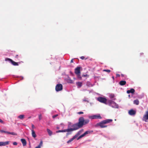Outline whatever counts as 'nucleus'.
<instances>
[{
	"label": "nucleus",
	"instance_id": "nucleus-8",
	"mask_svg": "<svg viewBox=\"0 0 148 148\" xmlns=\"http://www.w3.org/2000/svg\"><path fill=\"white\" fill-rule=\"evenodd\" d=\"M89 118L92 119H101L102 118L100 114L94 115L89 116Z\"/></svg>",
	"mask_w": 148,
	"mask_h": 148
},
{
	"label": "nucleus",
	"instance_id": "nucleus-12",
	"mask_svg": "<svg viewBox=\"0 0 148 148\" xmlns=\"http://www.w3.org/2000/svg\"><path fill=\"white\" fill-rule=\"evenodd\" d=\"M9 143V142L8 141L5 142H0V146H5L8 145Z\"/></svg>",
	"mask_w": 148,
	"mask_h": 148
},
{
	"label": "nucleus",
	"instance_id": "nucleus-30",
	"mask_svg": "<svg viewBox=\"0 0 148 148\" xmlns=\"http://www.w3.org/2000/svg\"><path fill=\"white\" fill-rule=\"evenodd\" d=\"M38 118H39V120H40L42 118V115L41 114H40V115H39Z\"/></svg>",
	"mask_w": 148,
	"mask_h": 148
},
{
	"label": "nucleus",
	"instance_id": "nucleus-9",
	"mask_svg": "<svg viewBox=\"0 0 148 148\" xmlns=\"http://www.w3.org/2000/svg\"><path fill=\"white\" fill-rule=\"evenodd\" d=\"M5 61H10L11 64L14 66H18V62H16L13 61L12 59L8 58H6L5 59Z\"/></svg>",
	"mask_w": 148,
	"mask_h": 148
},
{
	"label": "nucleus",
	"instance_id": "nucleus-21",
	"mask_svg": "<svg viewBox=\"0 0 148 148\" xmlns=\"http://www.w3.org/2000/svg\"><path fill=\"white\" fill-rule=\"evenodd\" d=\"M43 144L42 141H41L39 145L34 148H40Z\"/></svg>",
	"mask_w": 148,
	"mask_h": 148
},
{
	"label": "nucleus",
	"instance_id": "nucleus-49",
	"mask_svg": "<svg viewBox=\"0 0 148 148\" xmlns=\"http://www.w3.org/2000/svg\"><path fill=\"white\" fill-rule=\"evenodd\" d=\"M57 128L58 129L59 128V127H57Z\"/></svg>",
	"mask_w": 148,
	"mask_h": 148
},
{
	"label": "nucleus",
	"instance_id": "nucleus-4",
	"mask_svg": "<svg viewBox=\"0 0 148 148\" xmlns=\"http://www.w3.org/2000/svg\"><path fill=\"white\" fill-rule=\"evenodd\" d=\"M81 67L77 66L75 69V73L77 75L78 78L81 79L82 77L80 76V70Z\"/></svg>",
	"mask_w": 148,
	"mask_h": 148
},
{
	"label": "nucleus",
	"instance_id": "nucleus-39",
	"mask_svg": "<svg viewBox=\"0 0 148 148\" xmlns=\"http://www.w3.org/2000/svg\"><path fill=\"white\" fill-rule=\"evenodd\" d=\"M82 138V137H81V136H80L78 138H77V140H78L79 139L81 138Z\"/></svg>",
	"mask_w": 148,
	"mask_h": 148
},
{
	"label": "nucleus",
	"instance_id": "nucleus-45",
	"mask_svg": "<svg viewBox=\"0 0 148 148\" xmlns=\"http://www.w3.org/2000/svg\"><path fill=\"white\" fill-rule=\"evenodd\" d=\"M121 75L122 77H124V75L123 74H121Z\"/></svg>",
	"mask_w": 148,
	"mask_h": 148
},
{
	"label": "nucleus",
	"instance_id": "nucleus-2",
	"mask_svg": "<svg viewBox=\"0 0 148 148\" xmlns=\"http://www.w3.org/2000/svg\"><path fill=\"white\" fill-rule=\"evenodd\" d=\"M81 123L78 119V123H75L72 125L71 127L72 128L68 129L69 132L76 130L80 128H82V126Z\"/></svg>",
	"mask_w": 148,
	"mask_h": 148
},
{
	"label": "nucleus",
	"instance_id": "nucleus-38",
	"mask_svg": "<svg viewBox=\"0 0 148 148\" xmlns=\"http://www.w3.org/2000/svg\"><path fill=\"white\" fill-rule=\"evenodd\" d=\"M0 123H3L4 122L3 121H2L1 119H0Z\"/></svg>",
	"mask_w": 148,
	"mask_h": 148
},
{
	"label": "nucleus",
	"instance_id": "nucleus-13",
	"mask_svg": "<svg viewBox=\"0 0 148 148\" xmlns=\"http://www.w3.org/2000/svg\"><path fill=\"white\" fill-rule=\"evenodd\" d=\"M69 132V129H65L62 130H59L56 132V133H59L61 132Z\"/></svg>",
	"mask_w": 148,
	"mask_h": 148
},
{
	"label": "nucleus",
	"instance_id": "nucleus-24",
	"mask_svg": "<svg viewBox=\"0 0 148 148\" xmlns=\"http://www.w3.org/2000/svg\"><path fill=\"white\" fill-rule=\"evenodd\" d=\"M24 117V115L23 114L21 115L18 116V118L20 119H23Z\"/></svg>",
	"mask_w": 148,
	"mask_h": 148
},
{
	"label": "nucleus",
	"instance_id": "nucleus-48",
	"mask_svg": "<svg viewBox=\"0 0 148 148\" xmlns=\"http://www.w3.org/2000/svg\"><path fill=\"white\" fill-rule=\"evenodd\" d=\"M130 95H129V97H130Z\"/></svg>",
	"mask_w": 148,
	"mask_h": 148
},
{
	"label": "nucleus",
	"instance_id": "nucleus-42",
	"mask_svg": "<svg viewBox=\"0 0 148 148\" xmlns=\"http://www.w3.org/2000/svg\"><path fill=\"white\" fill-rule=\"evenodd\" d=\"M87 74L85 75H83L82 76L84 77H86V76H87Z\"/></svg>",
	"mask_w": 148,
	"mask_h": 148
},
{
	"label": "nucleus",
	"instance_id": "nucleus-14",
	"mask_svg": "<svg viewBox=\"0 0 148 148\" xmlns=\"http://www.w3.org/2000/svg\"><path fill=\"white\" fill-rule=\"evenodd\" d=\"M21 140L23 146H25L27 143L25 140L24 139H21Z\"/></svg>",
	"mask_w": 148,
	"mask_h": 148
},
{
	"label": "nucleus",
	"instance_id": "nucleus-5",
	"mask_svg": "<svg viewBox=\"0 0 148 148\" xmlns=\"http://www.w3.org/2000/svg\"><path fill=\"white\" fill-rule=\"evenodd\" d=\"M83 131V129H82L78 131V132L72 138L67 141V143H69L73 141L79 135H80L81 133Z\"/></svg>",
	"mask_w": 148,
	"mask_h": 148
},
{
	"label": "nucleus",
	"instance_id": "nucleus-34",
	"mask_svg": "<svg viewBox=\"0 0 148 148\" xmlns=\"http://www.w3.org/2000/svg\"><path fill=\"white\" fill-rule=\"evenodd\" d=\"M17 144V143L16 142H14L13 143V145H16Z\"/></svg>",
	"mask_w": 148,
	"mask_h": 148
},
{
	"label": "nucleus",
	"instance_id": "nucleus-1",
	"mask_svg": "<svg viewBox=\"0 0 148 148\" xmlns=\"http://www.w3.org/2000/svg\"><path fill=\"white\" fill-rule=\"evenodd\" d=\"M112 119H107L104 120H103L97 123L96 125V126H99L101 128H105L107 127V125H105L106 124L111 122L112 121Z\"/></svg>",
	"mask_w": 148,
	"mask_h": 148
},
{
	"label": "nucleus",
	"instance_id": "nucleus-43",
	"mask_svg": "<svg viewBox=\"0 0 148 148\" xmlns=\"http://www.w3.org/2000/svg\"><path fill=\"white\" fill-rule=\"evenodd\" d=\"M73 59H72L71 61V63H73Z\"/></svg>",
	"mask_w": 148,
	"mask_h": 148
},
{
	"label": "nucleus",
	"instance_id": "nucleus-41",
	"mask_svg": "<svg viewBox=\"0 0 148 148\" xmlns=\"http://www.w3.org/2000/svg\"><path fill=\"white\" fill-rule=\"evenodd\" d=\"M116 76L117 77H119L120 76V75L119 74H116Z\"/></svg>",
	"mask_w": 148,
	"mask_h": 148
},
{
	"label": "nucleus",
	"instance_id": "nucleus-7",
	"mask_svg": "<svg viewBox=\"0 0 148 148\" xmlns=\"http://www.w3.org/2000/svg\"><path fill=\"white\" fill-rule=\"evenodd\" d=\"M56 90V91H59L62 89V86L61 84H57L55 88Z\"/></svg>",
	"mask_w": 148,
	"mask_h": 148
},
{
	"label": "nucleus",
	"instance_id": "nucleus-31",
	"mask_svg": "<svg viewBox=\"0 0 148 148\" xmlns=\"http://www.w3.org/2000/svg\"><path fill=\"white\" fill-rule=\"evenodd\" d=\"M77 114H82L84 113V112H79L77 113Z\"/></svg>",
	"mask_w": 148,
	"mask_h": 148
},
{
	"label": "nucleus",
	"instance_id": "nucleus-46",
	"mask_svg": "<svg viewBox=\"0 0 148 148\" xmlns=\"http://www.w3.org/2000/svg\"><path fill=\"white\" fill-rule=\"evenodd\" d=\"M140 54L141 55H142L143 54V53H140Z\"/></svg>",
	"mask_w": 148,
	"mask_h": 148
},
{
	"label": "nucleus",
	"instance_id": "nucleus-15",
	"mask_svg": "<svg viewBox=\"0 0 148 148\" xmlns=\"http://www.w3.org/2000/svg\"><path fill=\"white\" fill-rule=\"evenodd\" d=\"M135 92V90L133 88H131L130 90H127V93L129 94L130 93H134Z\"/></svg>",
	"mask_w": 148,
	"mask_h": 148
},
{
	"label": "nucleus",
	"instance_id": "nucleus-35",
	"mask_svg": "<svg viewBox=\"0 0 148 148\" xmlns=\"http://www.w3.org/2000/svg\"><path fill=\"white\" fill-rule=\"evenodd\" d=\"M32 129L33 130L35 128L34 126V125L32 124Z\"/></svg>",
	"mask_w": 148,
	"mask_h": 148
},
{
	"label": "nucleus",
	"instance_id": "nucleus-22",
	"mask_svg": "<svg viewBox=\"0 0 148 148\" xmlns=\"http://www.w3.org/2000/svg\"><path fill=\"white\" fill-rule=\"evenodd\" d=\"M134 103L136 105H138L139 104V101L138 100L136 99L134 101Z\"/></svg>",
	"mask_w": 148,
	"mask_h": 148
},
{
	"label": "nucleus",
	"instance_id": "nucleus-44",
	"mask_svg": "<svg viewBox=\"0 0 148 148\" xmlns=\"http://www.w3.org/2000/svg\"><path fill=\"white\" fill-rule=\"evenodd\" d=\"M18 55H16L15 56V58H18Z\"/></svg>",
	"mask_w": 148,
	"mask_h": 148
},
{
	"label": "nucleus",
	"instance_id": "nucleus-6",
	"mask_svg": "<svg viewBox=\"0 0 148 148\" xmlns=\"http://www.w3.org/2000/svg\"><path fill=\"white\" fill-rule=\"evenodd\" d=\"M97 100L101 103L106 104L107 99L104 97H98Z\"/></svg>",
	"mask_w": 148,
	"mask_h": 148
},
{
	"label": "nucleus",
	"instance_id": "nucleus-10",
	"mask_svg": "<svg viewBox=\"0 0 148 148\" xmlns=\"http://www.w3.org/2000/svg\"><path fill=\"white\" fill-rule=\"evenodd\" d=\"M147 120H148V110L146 112L145 114L144 115L143 118V121L145 122H147Z\"/></svg>",
	"mask_w": 148,
	"mask_h": 148
},
{
	"label": "nucleus",
	"instance_id": "nucleus-16",
	"mask_svg": "<svg viewBox=\"0 0 148 148\" xmlns=\"http://www.w3.org/2000/svg\"><path fill=\"white\" fill-rule=\"evenodd\" d=\"M32 137L34 138H35L36 137L35 132L34 130L32 129Z\"/></svg>",
	"mask_w": 148,
	"mask_h": 148
},
{
	"label": "nucleus",
	"instance_id": "nucleus-20",
	"mask_svg": "<svg viewBox=\"0 0 148 148\" xmlns=\"http://www.w3.org/2000/svg\"><path fill=\"white\" fill-rule=\"evenodd\" d=\"M76 84L78 88H80L82 85V83L80 82H78L76 83Z\"/></svg>",
	"mask_w": 148,
	"mask_h": 148
},
{
	"label": "nucleus",
	"instance_id": "nucleus-37",
	"mask_svg": "<svg viewBox=\"0 0 148 148\" xmlns=\"http://www.w3.org/2000/svg\"><path fill=\"white\" fill-rule=\"evenodd\" d=\"M80 58L82 60H84V59L85 57L83 56H82L80 57Z\"/></svg>",
	"mask_w": 148,
	"mask_h": 148
},
{
	"label": "nucleus",
	"instance_id": "nucleus-17",
	"mask_svg": "<svg viewBox=\"0 0 148 148\" xmlns=\"http://www.w3.org/2000/svg\"><path fill=\"white\" fill-rule=\"evenodd\" d=\"M126 82L125 81H121L120 82L119 84L121 86H123L126 84Z\"/></svg>",
	"mask_w": 148,
	"mask_h": 148
},
{
	"label": "nucleus",
	"instance_id": "nucleus-29",
	"mask_svg": "<svg viewBox=\"0 0 148 148\" xmlns=\"http://www.w3.org/2000/svg\"><path fill=\"white\" fill-rule=\"evenodd\" d=\"M0 132H1V133H5L7 134H8V132L5 131L3 130H0Z\"/></svg>",
	"mask_w": 148,
	"mask_h": 148
},
{
	"label": "nucleus",
	"instance_id": "nucleus-18",
	"mask_svg": "<svg viewBox=\"0 0 148 148\" xmlns=\"http://www.w3.org/2000/svg\"><path fill=\"white\" fill-rule=\"evenodd\" d=\"M111 101V103L112 105H112H115V106H113L112 105L111 106L112 107L115 108H118V105H116V104L114 102H113L111 101Z\"/></svg>",
	"mask_w": 148,
	"mask_h": 148
},
{
	"label": "nucleus",
	"instance_id": "nucleus-28",
	"mask_svg": "<svg viewBox=\"0 0 148 148\" xmlns=\"http://www.w3.org/2000/svg\"><path fill=\"white\" fill-rule=\"evenodd\" d=\"M110 97L111 98H112L114 97V95L113 94H111L110 95Z\"/></svg>",
	"mask_w": 148,
	"mask_h": 148
},
{
	"label": "nucleus",
	"instance_id": "nucleus-19",
	"mask_svg": "<svg viewBox=\"0 0 148 148\" xmlns=\"http://www.w3.org/2000/svg\"><path fill=\"white\" fill-rule=\"evenodd\" d=\"M47 132L49 135L51 136L52 134V132L49 129H47Z\"/></svg>",
	"mask_w": 148,
	"mask_h": 148
},
{
	"label": "nucleus",
	"instance_id": "nucleus-36",
	"mask_svg": "<svg viewBox=\"0 0 148 148\" xmlns=\"http://www.w3.org/2000/svg\"><path fill=\"white\" fill-rule=\"evenodd\" d=\"M83 101H86V102H89V101L88 100H87V99H83Z\"/></svg>",
	"mask_w": 148,
	"mask_h": 148
},
{
	"label": "nucleus",
	"instance_id": "nucleus-3",
	"mask_svg": "<svg viewBox=\"0 0 148 148\" xmlns=\"http://www.w3.org/2000/svg\"><path fill=\"white\" fill-rule=\"evenodd\" d=\"M79 120L81 123V124L82 127L84 125L88 124L89 122V119H87L84 120L83 117H80Z\"/></svg>",
	"mask_w": 148,
	"mask_h": 148
},
{
	"label": "nucleus",
	"instance_id": "nucleus-32",
	"mask_svg": "<svg viewBox=\"0 0 148 148\" xmlns=\"http://www.w3.org/2000/svg\"><path fill=\"white\" fill-rule=\"evenodd\" d=\"M58 114H56V115H54L53 116H52V118H53V119H54L55 118V117H56L57 116H58Z\"/></svg>",
	"mask_w": 148,
	"mask_h": 148
},
{
	"label": "nucleus",
	"instance_id": "nucleus-33",
	"mask_svg": "<svg viewBox=\"0 0 148 148\" xmlns=\"http://www.w3.org/2000/svg\"><path fill=\"white\" fill-rule=\"evenodd\" d=\"M85 135H86V134H85V133H84L82 135H80V136L82 138V137L84 136Z\"/></svg>",
	"mask_w": 148,
	"mask_h": 148
},
{
	"label": "nucleus",
	"instance_id": "nucleus-11",
	"mask_svg": "<svg viewBox=\"0 0 148 148\" xmlns=\"http://www.w3.org/2000/svg\"><path fill=\"white\" fill-rule=\"evenodd\" d=\"M136 113V111L133 109H131L128 111V114L130 115H134Z\"/></svg>",
	"mask_w": 148,
	"mask_h": 148
},
{
	"label": "nucleus",
	"instance_id": "nucleus-47",
	"mask_svg": "<svg viewBox=\"0 0 148 148\" xmlns=\"http://www.w3.org/2000/svg\"><path fill=\"white\" fill-rule=\"evenodd\" d=\"M69 134V133H67V135H68Z\"/></svg>",
	"mask_w": 148,
	"mask_h": 148
},
{
	"label": "nucleus",
	"instance_id": "nucleus-40",
	"mask_svg": "<svg viewBox=\"0 0 148 148\" xmlns=\"http://www.w3.org/2000/svg\"><path fill=\"white\" fill-rule=\"evenodd\" d=\"M82 138V137H81V136H80L78 138H77V140H78L79 139L81 138Z\"/></svg>",
	"mask_w": 148,
	"mask_h": 148
},
{
	"label": "nucleus",
	"instance_id": "nucleus-23",
	"mask_svg": "<svg viewBox=\"0 0 148 148\" xmlns=\"http://www.w3.org/2000/svg\"><path fill=\"white\" fill-rule=\"evenodd\" d=\"M93 132V131H87L85 132H84V133H85V134H86V135L88 134H90L92 133V132Z\"/></svg>",
	"mask_w": 148,
	"mask_h": 148
},
{
	"label": "nucleus",
	"instance_id": "nucleus-25",
	"mask_svg": "<svg viewBox=\"0 0 148 148\" xmlns=\"http://www.w3.org/2000/svg\"><path fill=\"white\" fill-rule=\"evenodd\" d=\"M8 134H11L12 135H17L16 133L15 132H8Z\"/></svg>",
	"mask_w": 148,
	"mask_h": 148
},
{
	"label": "nucleus",
	"instance_id": "nucleus-26",
	"mask_svg": "<svg viewBox=\"0 0 148 148\" xmlns=\"http://www.w3.org/2000/svg\"><path fill=\"white\" fill-rule=\"evenodd\" d=\"M103 71H106V72H107L108 73H109L110 72V70H108V69H104L103 70Z\"/></svg>",
	"mask_w": 148,
	"mask_h": 148
},
{
	"label": "nucleus",
	"instance_id": "nucleus-27",
	"mask_svg": "<svg viewBox=\"0 0 148 148\" xmlns=\"http://www.w3.org/2000/svg\"><path fill=\"white\" fill-rule=\"evenodd\" d=\"M68 82L69 83H73V81L72 80H71L69 79H68Z\"/></svg>",
	"mask_w": 148,
	"mask_h": 148
}]
</instances>
